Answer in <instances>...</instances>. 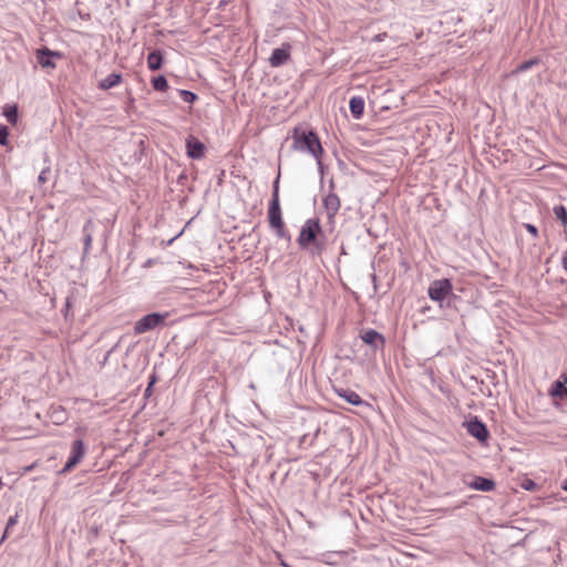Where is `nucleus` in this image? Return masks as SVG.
Listing matches in <instances>:
<instances>
[{
  "label": "nucleus",
  "instance_id": "423d86ee",
  "mask_svg": "<svg viewBox=\"0 0 567 567\" xmlns=\"http://www.w3.org/2000/svg\"><path fill=\"white\" fill-rule=\"evenodd\" d=\"M329 193L323 197L322 204L327 212L328 221L330 225L334 224V218L337 213L341 207V200L339 196L334 193V182L333 179L329 183Z\"/></svg>",
  "mask_w": 567,
  "mask_h": 567
},
{
  "label": "nucleus",
  "instance_id": "4c0bfd02",
  "mask_svg": "<svg viewBox=\"0 0 567 567\" xmlns=\"http://www.w3.org/2000/svg\"><path fill=\"white\" fill-rule=\"evenodd\" d=\"M112 350L111 351H107V354L105 355V360H107L109 355L111 354Z\"/></svg>",
  "mask_w": 567,
  "mask_h": 567
},
{
  "label": "nucleus",
  "instance_id": "6ab92c4d",
  "mask_svg": "<svg viewBox=\"0 0 567 567\" xmlns=\"http://www.w3.org/2000/svg\"><path fill=\"white\" fill-rule=\"evenodd\" d=\"M2 115L11 125H17L19 120V109L17 104H6L2 107Z\"/></svg>",
  "mask_w": 567,
  "mask_h": 567
},
{
  "label": "nucleus",
  "instance_id": "a878e982",
  "mask_svg": "<svg viewBox=\"0 0 567 567\" xmlns=\"http://www.w3.org/2000/svg\"><path fill=\"white\" fill-rule=\"evenodd\" d=\"M91 224H92V221L87 220L86 224L83 227V231L85 233V236H84V251L85 252H87V250L90 249L91 244H92V235L87 231L89 226Z\"/></svg>",
  "mask_w": 567,
  "mask_h": 567
},
{
  "label": "nucleus",
  "instance_id": "b1692460",
  "mask_svg": "<svg viewBox=\"0 0 567 567\" xmlns=\"http://www.w3.org/2000/svg\"><path fill=\"white\" fill-rule=\"evenodd\" d=\"M516 486H519L522 487L523 489L527 491V492H535L537 491V484L528 478V477H523L519 480L518 483H516Z\"/></svg>",
  "mask_w": 567,
  "mask_h": 567
},
{
  "label": "nucleus",
  "instance_id": "9d476101",
  "mask_svg": "<svg viewBox=\"0 0 567 567\" xmlns=\"http://www.w3.org/2000/svg\"><path fill=\"white\" fill-rule=\"evenodd\" d=\"M290 44L284 43L280 48L274 49L269 58V63L272 68L285 65L290 59Z\"/></svg>",
  "mask_w": 567,
  "mask_h": 567
},
{
  "label": "nucleus",
  "instance_id": "f704fd0d",
  "mask_svg": "<svg viewBox=\"0 0 567 567\" xmlns=\"http://www.w3.org/2000/svg\"><path fill=\"white\" fill-rule=\"evenodd\" d=\"M561 488L567 492V478L563 482Z\"/></svg>",
  "mask_w": 567,
  "mask_h": 567
},
{
  "label": "nucleus",
  "instance_id": "c9c22d12",
  "mask_svg": "<svg viewBox=\"0 0 567 567\" xmlns=\"http://www.w3.org/2000/svg\"><path fill=\"white\" fill-rule=\"evenodd\" d=\"M563 378H564V382L563 383H565V385H566L567 384V374H565Z\"/></svg>",
  "mask_w": 567,
  "mask_h": 567
},
{
  "label": "nucleus",
  "instance_id": "5701e85b",
  "mask_svg": "<svg viewBox=\"0 0 567 567\" xmlns=\"http://www.w3.org/2000/svg\"><path fill=\"white\" fill-rule=\"evenodd\" d=\"M539 63H540V59L539 58H534V59L524 61V62H522L520 64H518L516 66L514 72L515 73L525 72V71L532 69L533 66L538 65Z\"/></svg>",
  "mask_w": 567,
  "mask_h": 567
},
{
  "label": "nucleus",
  "instance_id": "1a4fd4ad",
  "mask_svg": "<svg viewBox=\"0 0 567 567\" xmlns=\"http://www.w3.org/2000/svg\"><path fill=\"white\" fill-rule=\"evenodd\" d=\"M372 503L380 501V506L386 516L403 517L404 512L400 508L399 498H369Z\"/></svg>",
  "mask_w": 567,
  "mask_h": 567
},
{
  "label": "nucleus",
  "instance_id": "f257e3e1",
  "mask_svg": "<svg viewBox=\"0 0 567 567\" xmlns=\"http://www.w3.org/2000/svg\"><path fill=\"white\" fill-rule=\"evenodd\" d=\"M297 243L301 250L312 258L320 257L327 249V237L319 218H308L301 226Z\"/></svg>",
  "mask_w": 567,
  "mask_h": 567
},
{
  "label": "nucleus",
  "instance_id": "ea45409f",
  "mask_svg": "<svg viewBox=\"0 0 567 567\" xmlns=\"http://www.w3.org/2000/svg\"><path fill=\"white\" fill-rule=\"evenodd\" d=\"M281 565H282L284 567H291V566H289L288 564H286V563H284V561L281 563Z\"/></svg>",
  "mask_w": 567,
  "mask_h": 567
},
{
  "label": "nucleus",
  "instance_id": "39448f33",
  "mask_svg": "<svg viewBox=\"0 0 567 567\" xmlns=\"http://www.w3.org/2000/svg\"><path fill=\"white\" fill-rule=\"evenodd\" d=\"M169 317L168 312H152L148 313L141 319H138L134 324V333L142 334L148 332L159 326L165 323V320Z\"/></svg>",
  "mask_w": 567,
  "mask_h": 567
},
{
  "label": "nucleus",
  "instance_id": "4468645a",
  "mask_svg": "<svg viewBox=\"0 0 567 567\" xmlns=\"http://www.w3.org/2000/svg\"><path fill=\"white\" fill-rule=\"evenodd\" d=\"M465 484L472 489L482 492H491L495 486V482L493 480L483 476H473L470 481H465Z\"/></svg>",
  "mask_w": 567,
  "mask_h": 567
},
{
  "label": "nucleus",
  "instance_id": "412c9836",
  "mask_svg": "<svg viewBox=\"0 0 567 567\" xmlns=\"http://www.w3.org/2000/svg\"><path fill=\"white\" fill-rule=\"evenodd\" d=\"M550 394L555 398L564 399L567 396V386L560 381H555L551 386Z\"/></svg>",
  "mask_w": 567,
  "mask_h": 567
},
{
  "label": "nucleus",
  "instance_id": "20e7f679",
  "mask_svg": "<svg viewBox=\"0 0 567 567\" xmlns=\"http://www.w3.org/2000/svg\"><path fill=\"white\" fill-rule=\"evenodd\" d=\"M427 295L431 300L440 302L441 307L445 299H449L447 305L450 306L451 300L456 298V296L452 293V282L447 278L432 281L429 286Z\"/></svg>",
  "mask_w": 567,
  "mask_h": 567
},
{
  "label": "nucleus",
  "instance_id": "aec40b11",
  "mask_svg": "<svg viewBox=\"0 0 567 567\" xmlns=\"http://www.w3.org/2000/svg\"><path fill=\"white\" fill-rule=\"evenodd\" d=\"M553 213L556 217L557 220L560 221V224L567 228V209L564 205L559 204V205H555L553 207Z\"/></svg>",
  "mask_w": 567,
  "mask_h": 567
},
{
  "label": "nucleus",
  "instance_id": "6e6552de",
  "mask_svg": "<svg viewBox=\"0 0 567 567\" xmlns=\"http://www.w3.org/2000/svg\"><path fill=\"white\" fill-rule=\"evenodd\" d=\"M61 59L62 53L59 51H52L47 47H42L37 50V61L44 69H54L55 62L54 59Z\"/></svg>",
  "mask_w": 567,
  "mask_h": 567
},
{
  "label": "nucleus",
  "instance_id": "7ed1b4c3",
  "mask_svg": "<svg viewBox=\"0 0 567 567\" xmlns=\"http://www.w3.org/2000/svg\"><path fill=\"white\" fill-rule=\"evenodd\" d=\"M292 138L295 150L311 154L317 159L319 166H321L323 148L318 134L315 131L296 127L293 130Z\"/></svg>",
  "mask_w": 567,
  "mask_h": 567
},
{
  "label": "nucleus",
  "instance_id": "72a5a7b5",
  "mask_svg": "<svg viewBox=\"0 0 567 567\" xmlns=\"http://www.w3.org/2000/svg\"><path fill=\"white\" fill-rule=\"evenodd\" d=\"M152 389H153V388H152V386H148V385H147V388L145 389L144 395H145L146 398H147V396H150V395L152 394Z\"/></svg>",
  "mask_w": 567,
  "mask_h": 567
},
{
  "label": "nucleus",
  "instance_id": "e433bc0d",
  "mask_svg": "<svg viewBox=\"0 0 567 567\" xmlns=\"http://www.w3.org/2000/svg\"><path fill=\"white\" fill-rule=\"evenodd\" d=\"M512 489H513V492H515V493H517V492H518V489H517V487H516V486H512Z\"/></svg>",
  "mask_w": 567,
  "mask_h": 567
},
{
  "label": "nucleus",
  "instance_id": "cd10ccee",
  "mask_svg": "<svg viewBox=\"0 0 567 567\" xmlns=\"http://www.w3.org/2000/svg\"><path fill=\"white\" fill-rule=\"evenodd\" d=\"M17 523V515L16 516H11L8 522H7V526H6V530L4 533H2V543L4 542L6 537H7V534L10 532V529L12 528V526Z\"/></svg>",
  "mask_w": 567,
  "mask_h": 567
},
{
  "label": "nucleus",
  "instance_id": "2eb2a0df",
  "mask_svg": "<svg viewBox=\"0 0 567 567\" xmlns=\"http://www.w3.org/2000/svg\"><path fill=\"white\" fill-rule=\"evenodd\" d=\"M337 395L341 399H343L344 401H347L349 404L351 405H354V406H360V405H363V404H368L364 400L361 399V396L353 390H350V389H343V388H340V389H336L334 390Z\"/></svg>",
  "mask_w": 567,
  "mask_h": 567
},
{
  "label": "nucleus",
  "instance_id": "c756f323",
  "mask_svg": "<svg viewBox=\"0 0 567 567\" xmlns=\"http://www.w3.org/2000/svg\"><path fill=\"white\" fill-rule=\"evenodd\" d=\"M8 136L9 130L7 126L2 125V146H8Z\"/></svg>",
  "mask_w": 567,
  "mask_h": 567
},
{
  "label": "nucleus",
  "instance_id": "393cba45",
  "mask_svg": "<svg viewBox=\"0 0 567 567\" xmlns=\"http://www.w3.org/2000/svg\"><path fill=\"white\" fill-rule=\"evenodd\" d=\"M179 96L185 103L189 104H193L198 99L194 92L188 90H179Z\"/></svg>",
  "mask_w": 567,
  "mask_h": 567
},
{
  "label": "nucleus",
  "instance_id": "473e14b6",
  "mask_svg": "<svg viewBox=\"0 0 567 567\" xmlns=\"http://www.w3.org/2000/svg\"><path fill=\"white\" fill-rule=\"evenodd\" d=\"M156 380H157L156 375H155V374H153V375L151 377V380H150V382H148V384H147V385L153 388V385L155 384Z\"/></svg>",
  "mask_w": 567,
  "mask_h": 567
},
{
  "label": "nucleus",
  "instance_id": "0eeeda50",
  "mask_svg": "<svg viewBox=\"0 0 567 567\" xmlns=\"http://www.w3.org/2000/svg\"><path fill=\"white\" fill-rule=\"evenodd\" d=\"M85 451H86V447L82 440L73 441L72 446H71L70 456H69L68 461L65 462L61 472L65 473V472L71 471L73 467H75L80 463L82 457L84 456Z\"/></svg>",
  "mask_w": 567,
  "mask_h": 567
},
{
  "label": "nucleus",
  "instance_id": "c85d7f7f",
  "mask_svg": "<svg viewBox=\"0 0 567 567\" xmlns=\"http://www.w3.org/2000/svg\"><path fill=\"white\" fill-rule=\"evenodd\" d=\"M525 229L534 237H538V229L533 224H524Z\"/></svg>",
  "mask_w": 567,
  "mask_h": 567
},
{
  "label": "nucleus",
  "instance_id": "9b49d317",
  "mask_svg": "<svg viewBox=\"0 0 567 567\" xmlns=\"http://www.w3.org/2000/svg\"><path fill=\"white\" fill-rule=\"evenodd\" d=\"M362 341L370 346L372 348V350L377 351L379 349H383L384 344H385V338L383 337V334H381L380 332H378L377 330L374 329H368L365 331H363L361 334H360Z\"/></svg>",
  "mask_w": 567,
  "mask_h": 567
},
{
  "label": "nucleus",
  "instance_id": "4be33fe9",
  "mask_svg": "<svg viewBox=\"0 0 567 567\" xmlns=\"http://www.w3.org/2000/svg\"><path fill=\"white\" fill-rule=\"evenodd\" d=\"M152 85L155 91L164 92L168 89V82L164 75H157L152 79Z\"/></svg>",
  "mask_w": 567,
  "mask_h": 567
},
{
  "label": "nucleus",
  "instance_id": "2f4dec72",
  "mask_svg": "<svg viewBox=\"0 0 567 567\" xmlns=\"http://www.w3.org/2000/svg\"><path fill=\"white\" fill-rule=\"evenodd\" d=\"M71 306H72V297L69 296L66 298V301H65V309H66V311L71 308Z\"/></svg>",
  "mask_w": 567,
  "mask_h": 567
},
{
  "label": "nucleus",
  "instance_id": "a211bd4d",
  "mask_svg": "<svg viewBox=\"0 0 567 567\" xmlns=\"http://www.w3.org/2000/svg\"><path fill=\"white\" fill-rule=\"evenodd\" d=\"M122 80H123V76L121 73H111L105 79H102L99 82L97 87L100 90L106 91V90H110V89L118 85L122 82Z\"/></svg>",
  "mask_w": 567,
  "mask_h": 567
},
{
  "label": "nucleus",
  "instance_id": "f3484780",
  "mask_svg": "<svg viewBox=\"0 0 567 567\" xmlns=\"http://www.w3.org/2000/svg\"><path fill=\"white\" fill-rule=\"evenodd\" d=\"M164 63V55L161 50H153L147 55V68L151 71H157L162 69Z\"/></svg>",
  "mask_w": 567,
  "mask_h": 567
},
{
  "label": "nucleus",
  "instance_id": "f03ea898",
  "mask_svg": "<svg viewBox=\"0 0 567 567\" xmlns=\"http://www.w3.org/2000/svg\"><path fill=\"white\" fill-rule=\"evenodd\" d=\"M279 179L280 173L277 175L272 184V194L268 206V223L278 239H284L287 244H290L291 234L286 227L280 207Z\"/></svg>",
  "mask_w": 567,
  "mask_h": 567
},
{
  "label": "nucleus",
  "instance_id": "58836bf2",
  "mask_svg": "<svg viewBox=\"0 0 567 567\" xmlns=\"http://www.w3.org/2000/svg\"><path fill=\"white\" fill-rule=\"evenodd\" d=\"M32 466L24 467L23 471L28 472Z\"/></svg>",
  "mask_w": 567,
  "mask_h": 567
},
{
  "label": "nucleus",
  "instance_id": "7c9ffc66",
  "mask_svg": "<svg viewBox=\"0 0 567 567\" xmlns=\"http://www.w3.org/2000/svg\"><path fill=\"white\" fill-rule=\"evenodd\" d=\"M561 265H563L564 270L567 271V249H566V252L563 256Z\"/></svg>",
  "mask_w": 567,
  "mask_h": 567
},
{
  "label": "nucleus",
  "instance_id": "ddd939ff",
  "mask_svg": "<svg viewBox=\"0 0 567 567\" xmlns=\"http://www.w3.org/2000/svg\"><path fill=\"white\" fill-rule=\"evenodd\" d=\"M186 151L188 157L199 159L205 155V145L195 136L189 135L186 138Z\"/></svg>",
  "mask_w": 567,
  "mask_h": 567
},
{
  "label": "nucleus",
  "instance_id": "bb28decb",
  "mask_svg": "<svg viewBox=\"0 0 567 567\" xmlns=\"http://www.w3.org/2000/svg\"><path fill=\"white\" fill-rule=\"evenodd\" d=\"M50 174H51V168H50V166L44 167V168L40 172V174H39V176H38V183H39L40 185L45 184V183L48 182V178H49V175H50Z\"/></svg>",
  "mask_w": 567,
  "mask_h": 567
},
{
  "label": "nucleus",
  "instance_id": "dca6fc26",
  "mask_svg": "<svg viewBox=\"0 0 567 567\" xmlns=\"http://www.w3.org/2000/svg\"><path fill=\"white\" fill-rule=\"evenodd\" d=\"M349 109L353 118L359 120L364 112V100L361 96H352L349 101Z\"/></svg>",
  "mask_w": 567,
  "mask_h": 567
},
{
  "label": "nucleus",
  "instance_id": "f8f14e48",
  "mask_svg": "<svg viewBox=\"0 0 567 567\" xmlns=\"http://www.w3.org/2000/svg\"><path fill=\"white\" fill-rule=\"evenodd\" d=\"M466 429L467 432L480 442H485L488 439L489 433L486 425L477 417L468 421Z\"/></svg>",
  "mask_w": 567,
  "mask_h": 567
}]
</instances>
